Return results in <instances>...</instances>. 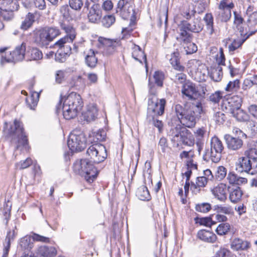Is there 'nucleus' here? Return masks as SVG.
I'll list each match as a JSON object with an SVG mask.
<instances>
[{
	"label": "nucleus",
	"mask_w": 257,
	"mask_h": 257,
	"mask_svg": "<svg viewBox=\"0 0 257 257\" xmlns=\"http://www.w3.org/2000/svg\"><path fill=\"white\" fill-rule=\"evenodd\" d=\"M87 159L76 161L73 164V170L84 176L89 183L92 182L96 178L98 171L91 163L98 164L107 157L106 150L104 146L96 143L90 146L87 150Z\"/></svg>",
	"instance_id": "f257e3e1"
},
{
	"label": "nucleus",
	"mask_w": 257,
	"mask_h": 257,
	"mask_svg": "<svg viewBox=\"0 0 257 257\" xmlns=\"http://www.w3.org/2000/svg\"><path fill=\"white\" fill-rule=\"evenodd\" d=\"M174 109L181 123L185 126L190 128L195 125L197 118L203 111L200 102H198L196 104L185 105L184 107L178 104L175 106Z\"/></svg>",
	"instance_id": "f03ea898"
},
{
	"label": "nucleus",
	"mask_w": 257,
	"mask_h": 257,
	"mask_svg": "<svg viewBox=\"0 0 257 257\" xmlns=\"http://www.w3.org/2000/svg\"><path fill=\"white\" fill-rule=\"evenodd\" d=\"M60 103H63V115L68 120L76 117L83 107L81 96L75 92H71L66 97H62Z\"/></svg>",
	"instance_id": "7ed1b4c3"
},
{
	"label": "nucleus",
	"mask_w": 257,
	"mask_h": 257,
	"mask_svg": "<svg viewBox=\"0 0 257 257\" xmlns=\"http://www.w3.org/2000/svg\"><path fill=\"white\" fill-rule=\"evenodd\" d=\"M8 127V123L5 122L4 127V132L8 136L12 138V142L17 144L16 149L29 150L28 140L24 132V129L21 122L15 120L14 123Z\"/></svg>",
	"instance_id": "20e7f679"
},
{
	"label": "nucleus",
	"mask_w": 257,
	"mask_h": 257,
	"mask_svg": "<svg viewBox=\"0 0 257 257\" xmlns=\"http://www.w3.org/2000/svg\"><path fill=\"white\" fill-rule=\"evenodd\" d=\"M224 146L222 142L216 136L212 137L210 141V148H206L203 155V159L207 162L211 161L217 163L222 157Z\"/></svg>",
	"instance_id": "39448f33"
},
{
	"label": "nucleus",
	"mask_w": 257,
	"mask_h": 257,
	"mask_svg": "<svg viewBox=\"0 0 257 257\" xmlns=\"http://www.w3.org/2000/svg\"><path fill=\"white\" fill-rule=\"evenodd\" d=\"M59 35L60 32L58 29L45 28L36 32L35 37V42L39 46H47Z\"/></svg>",
	"instance_id": "423d86ee"
},
{
	"label": "nucleus",
	"mask_w": 257,
	"mask_h": 257,
	"mask_svg": "<svg viewBox=\"0 0 257 257\" xmlns=\"http://www.w3.org/2000/svg\"><path fill=\"white\" fill-rule=\"evenodd\" d=\"M67 145L72 152H81L86 147V139L84 133L78 130L71 133Z\"/></svg>",
	"instance_id": "0eeeda50"
},
{
	"label": "nucleus",
	"mask_w": 257,
	"mask_h": 257,
	"mask_svg": "<svg viewBox=\"0 0 257 257\" xmlns=\"http://www.w3.org/2000/svg\"><path fill=\"white\" fill-rule=\"evenodd\" d=\"M134 0H119L116 7V13L124 19L131 17L132 21L136 20Z\"/></svg>",
	"instance_id": "6e6552de"
},
{
	"label": "nucleus",
	"mask_w": 257,
	"mask_h": 257,
	"mask_svg": "<svg viewBox=\"0 0 257 257\" xmlns=\"http://www.w3.org/2000/svg\"><path fill=\"white\" fill-rule=\"evenodd\" d=\"M205 90L206 89L203 88L202 91L200 92L194 83L188 81L183 84L181 91L183 98L189 100H194L204 97Z\"/></svg>",
	"instance_id": "1a4fd4ad"
},
{
	"label": "nucleus",
	"mask_w": 257,
	"mask_h": 257,
	"mask_svg": "<svg viewBox=\"0 0 257 257\" xmlns=\"http://www.w3.org/2000/svg\"><path fill=\"white\" fill-rule=\"evenodd\" d=\"M166 101L162 98L158 100L155 94L149 96L148 99V115L159 116L164 112Z\"/></svg>",
	"instance_id": "9d476101"
},
{
	"label": "nucleus",
	"mask_w": 257,
	"mask_h": 257,
	"mask_svg": "<svg viewBox=\"0 0 257 257\" xmlns=\"http://www.w3.org/2000/svg\"><path fill=\"white\" fill-rule=\"evenodd\" d=\"M26 45L24 43L16 47L15 49L9 54H6L5 55H2L1 63L2 65L6 62H16L22 61L25 57L26 52Z\"/></svg>",
	"instance_id": "9b49d317"
},
{
	"label": "nucleus",
	"mask_w": 257,
	"mask_h": 257,
	"mask_svg": "<svg viewBox=\"0 0 257 257\" xmlns=\"http://www.w3.org/2000/svg\"><path fill=\"white\" fill-rule=\"evenodd\" d=\"M234 5L231 0H222L218 6L217 19L222 22H227L231 16V10Z\"/></svg>",
	"instance_id": "f8f14e48"
},
{
	"label": "nucleus",
	"mask_w": 257,
	"mask_h": 257,
	"mask_svg": "<svg viewBox=\"0 0 257 257\" xmlns=\"http://www.w3.org/2000/svg\"><path fill=\"white\" fill-rule=\"evenodd\" d=\"M236 170L238 172H246L251 175L254 174L255 170V165L251 160L247 157H242L239 158L236 163Z\"/></svg>",
	"instance_id": "ddd939ff"
},
{
	"label": "nucleus",
	"mask_w": 257,
	"mask_h": 257,
	"mask_svg": "<svg viewBox=\"0 0 257 257\" xmlns=\"http://www.w3.org/2000/svg\"><path fill=\"white\" fill-rule=\"evenodd\" d=\"M98 42L103 46V53L106 55L112 54L116 48L120 45V40L110 39L103 37H99Z\"/></svg>",
	"instance_id": "4468645a"
},
{
	"label": "nucleus",
	"mask_w": 257,
	"mask_h": 257,
	"mask_svg": "<svg viewBox=\"0 0 257 257\" xmlns=\"http://www.w3.org/2000/svg\"><path fill=\"white\" fill-rule=\"evenodd\" d=\"M102 17V11L99 5L93 4L89 8L87 14L89 21L92 23H98Z\"/></svg>",
	"instance_id": "2eb2a0df"
},
{
	"label": "nucleus",
	"mask_w": 257,
	"mask_h": 257,
	"mask_svg": "<svg viewBox=\"0 0 257 257\" xmlns=\"http://www.w3.org/2000/svg\"><path fill=\"white\" fill-rule=\"evenodd\" d=\"M224 138L227 148L230 150H238L243 145V141L239 137H233L230 135H225Z\"/></svg>",
	"instance_id": "dca6fc26"
},
{
	"label": "nucleus",
	"mask_w": 257,
	"mask_h": 257,
	"mask_svg": "<svg viewBox=\"0 0 257 257\" xmlns=\"http://www.w3.org/2000/svg\"><path fill=\"white\" fill-rule=\"evenodd\" d=\"M3 4L6 5V8L3 10L2 8H0V15L3 19L6 21H10L12 20L14 17L13 13V9L14 7L12 8V6L14 3L13 0H3Z\"/></svg>",
	"instance_id": "f3484780"
},
{
	"label": "nucleus",
	"mask_w": 257,
	"mask_h": 257,
	"mask_svg": "<svg viewBox=\"0 0 257 257\" xmlns=\"http://www.w3.org/2000/svg\"><path fill=\"white\" fill-rule=\"evenodd\" d=\"M214 196L218 200L224 202L227 199L226 185L223 183H220L211 190Z\"/></svg>",
	"instance_id": "a211bd4d"
},
{
	"label": "nucleus",
	"mask_w": 257,
	"mask_h": 257,
	"mask_svg": "<svg viewBox=\"0 0 257 257\" xmlns=\"http://www.w3.org/2000/svg\"><path fill=\"white\" fill-rule=\"evenodd\" d=\"M242 103V98L238 95H233L228 98L224 102L226 108H228L230 112L238 109L240 107Z\"/></svg>",
	"instance_id": "6ab92c4d"
},
{
	"label": "nucleus",
	"mask_w": 257,
	"mask_h": 257,
	"mask_svg": "<svg viewBox=\"0 0 257 257\" xmlns=\"http://www.w3.org/2000/svg\"><path fill=\"white\" fill-rule=\"evenodd\" d=\"M132 57L136 61L142 64V60H143L146 64V67L147 68V62L146 55L145 54L144 52L142 50L141 47L135 44H133L132 47Z\"/></svg>",
	"instance_id": "aec40b11"
},
{
	"label": "nucleus",
	"mask_w": 257,
	"mask_h": 257,
	"mask_svg": "<svg viewBox=\"0 0 257 257\" xmlns=\"http://www.w3.org/2000/svg\"><path fill=\"white\" fill-rule=\"evenodd\" d=\"M257 31V29H254L251 30L249 33L240 35V37H238L235 39L232 43L229 45L228 49L229 51H234L236 49L240 47L244 42L251 35L254 34Z\"/></svg>",
	"instance_id": "412c9836"
},
{
	"label": "nucleus",
	"mask_w": 257,
	"mask_h": 257,
	"mask_svg": "<svg viewBox=\"0 0 257 257\" xmlns=\"http://www.w3.org/2000/svg\"><path fill=\"white\" fill-rule=\"evenodd\" d=\"M188 134V130L185 127H181L180 126H176L172 132V141L176 142L177 145L182 144L184 136Z\"/></svg>",
	"instance_id": "4be33fe9"
},
{
	"label": "nucleus",
	"mask_w": 257,
	"mask_h": 257,
	"mask_svg": "<svg viewBox=\"0 0 257 257\" xmlns=\"http://www.w3.org/2000/svg\"><path fill=\"white\" fill-rule=\"evenodd\" d=\"M40 16L38 12L34 13H29L26 16L25 20L22 22L21 25V29L23 30H27L32 27L36 19Z\"/></svg>",
	"instance_id": "5701e85b"
},
{
	"label": "nucleus",
	"mask_w": 257,
	"mask_h": 257,
	"mask_svg": "<svg viewBox=\"0 0 257 257\" xmlns=\"http://www.w3.org/2000/svg\"><path fill=\"white\" fill-rule=\"evenodd\" d=\"M208 180L205 177H198L196 179L195 183H192L191 186V190L194 194L199 193L207 184Z\"/></svg>",
	"instance_id": "b1692460"
},
{
	"label": "nucleus",
	"mask_w": 257,
	"mask_h": 257,
	"mask_svg": "<svg viewBox=\"0 0 257 257\" xmlns=\"http://www.w3.org/2000/svg\"><path fill=\"white\" fill-rule=\"evenodd\" d=\"M181 25L183 28L194 33H199L202 31L203 28V24L198 20H196L192 23L183 22Z\"/></svg>",
	"instance_id": "393cba45"
},
{
	"label": "nucleus",
	"mask_w": 257,
	"mask_h": 257,
	"mask_svg": "<svg viewBox=\"0 0 257 257\" xmlns=\"http://www.w3.org/2000/svg\"><path fill=\"white\" fill-rule=\"evenodd\" d=\"M197 236L200 240L209 243L214 242L217 238L214 233L204 229L199 230Z\"/></svg>",
	"instance_id": "a878e982"
},
{
	"label": "nucleus",
	"mask_w": 257,
	"mask_h": 257,
	"mask_svg": "<svg viewBox=\"0 0 257 257\" xmlns=\"http://www.w3.org/2000/svg\"><path fill=\"white\" fill-rule=\"evenodd\" d=\"M59 13L63 19L68 21L73 20L75 17L73 11L67 5L61 6L59 8Z\"/></svg>",
	"instance_id": "bb28decb"
},
{
	"label": "nucleus",
	"mask_w": 257,
	"mask_h": 257,
	"mask_svg": "<svg viewBox=\"0 0 257 257\" xmlns=\"http://www.w3.org/2000/svg\"><path fill=\"white\" fill-rule=\"evenodd\" d=\"M37 253L43 257H54L57 254V250L54 247L44 245L38 248Z\"/></svg>",
	"instance_id": "cd10ccee"
},
{
	"label": "nucleus",
	"mask_w": 257,
	"mask_h": 257,
	"mask_svg": "<svg viewBox=\"0 0 257 257\" xmlns=\"http://www.w3.org/2000/svg\"><path fill=\"white\" fill-rule=\"evenodd\" d=\"M244 22V19L241 15L236 11L233 12V24L236 26V28L239 31L240 35L242 36L244 34H247L251 31H244L243 29L241 27V25Z\"/></svg>",
	"instance_id": "c85d7f7f"
},
{
	"label": "nucleus",
	"mask_w": 257,
	"mask_h": 257,
	"mask_svg": "<svg viewBox=\"0 0 257 257\" xmlns=\"http://www.w3.org/2000/svg\"><path fill=\"white\" fill-rule=\"evenodd\" d=\"M187 30L185 28H183V27L181 25L179 28V35L177 38L179 42L184 44L191 42L192 40V35L188 32Z\"/></svg>",
	"instance_id": "c756f323"
},
{
	"label": "nucleus",
	"mask_w": 257,
	"mask_h": 257,
	"mask_svg": "<svg viewBox=\"0 0 257 257\" xmlns=\"http://www.w3.org/2000/svg\"><path fill=\"white\" fill-rule=\"evenodd\" d=\"M16 234L17 232H15L14 229L13 230L10 231L8 232L5 242L4 243V254L2 257H7L10 248L11 241L14 239Z\"/></svg>",
	"instance_id": "7c9ffc66"
},
{
	"label": "nucleus",
	"mask_w": 257,
	"mask_h": 257,
	"mask_svg": "<svg viewBox=\"0 0 257 257\" xmlns=\"http://www.w3.org/2000/svg\"><path fill=\"white\" fill-rule=\"evenodd\" d=\"M97 114V109L94 105L88 106L87 110L82 113L84 119L87 122L94 120Z\"/></svg>",
	"instance_id": "2f4dec72"
},
{
	"label": "nucleus",
	"mask_w": 257,
	"mask_h": 257,
	"mask_svg": "<svg viewBox=\"0 0 257 257\" xmlns=\"http://www.w3.org/2000/svg\"><path fill=\"white\" fill-rule=\"evenodd\" d=\"M26 57L29 61L39 60L43 58L42 52L37 48L29 49L26 53Z\"/></svg>",
	"instance_id": "473e14b6"
},
{
	"label": "nucleus",
	"mask_w": 257,
	"mask_h": 257,
	"mask_svg": "<svg viewBox=\"0 0 257 257\" xmlns=\"http://www.w3.org/2000/svg\"><path fill=\"white\" fill-rule=\"evenodd\" d=\"M96 53L97 52H95L92 49H90L87 53L85 57V60L86 65L90 68H94L97 63V58L96 57Z\"/></svg>",
	"instance_id": "72a5a7b5"
},
{
	"label": "nucleus",
	"mask_w": 257,
	"mask_h": 257,
	"mask_svg": "<svg viewBox=\"0 0 257 257\" xmlns=\"http://www.w3.org/2000/svg\"><path fill=\"white\" fill-rule=\"evenodd\" d=\"M231 248L235 250H245L250 247V243L239 238H235L231 244Z\"/></svg>",
	"instance_id": "f704fd0d"
},
{
	"label": "nucleus",
	"mask_w": 257,
	"mask_h": 257,
	"mask_svg": "<svg viewBox=\"0 0 257 257\" xmlns=\"http://www.w3.org/2000/svg\"><path fill=\"white\" fill-rule=\"evenodd\" d=\"M210 77L215 81H220L223 76L222 68L219 65H215L210 69Z\"/></svg>",
	"instance_id": "c9c22d12"
},
{
	"label": "nucleus",
	"mask_w": 257,
	"mask_h": 257,
	"mask_svg": "<svg viewBox=\"0 0 257 257\" xmlns=\"http://www.w3.org/2000/svg\"><path fill=\"white\" fill-rule=\"evenodd\" d=\"M60 27L66 33L67 35L66 36H68L70 41H73L75 39L76 32L75 29L72 25L65 23H61Z\"/></svg>",
	"instance_id": "e433bc0d"
},
{
	"label": "nucleus",
	"mask_w": 257,
	"mask_h": 257,
	"mask_svg": "<svg viewBox=\"0 0 257 257\" xmlns=\"http://www.w3.org/2000/svg\"><path fill=\"white\" fill-rule=\"evenodd\" d=\"M170 63L175 70L183 71L185 68L180 63L179 53L177 52L173 53L170 58Z\"/></svg>",
	"instance_id": "4c0bfd02"
},
{
	"label": "nucleus",
	"mask_w": 257,
	"mask_h": 257,
	"mask_svg": "<svg viewBox=\"0 0 257 257\" xmlns=\"http://www.w3.org/2000/svg\"><path fill=\"white\" fill-rule=\"evenodd\" d=\"M242 196V192L239 187H236L229 193V199L233 203L238 202Z\"/></svg>",
	"instance_id": "58836bf2"
},
{
	"label": "nucleus",
	"mask_w": 257,
	"mask_h": 257,
	"mask_svg": "<svg viewBox=\"0 0 257 257\" xmlns=\"http://www.w3.org/2000/svg\"><path fill=\"white\" fill-rule=\"evenodd\" d=\"M206 133L205 128L202 127L197 128L194 131V136L197 140V145L199 146L198 151L200 152L201 150V142L203 140L204 137Z\"/></svg>",
	"instance_id": "ea45409f"
},
{
	"label": "nucleus",
	"mask_w": 257,
	"mask_h": 257,
	"mask_svg": "<svg viewBox=\"0 0 257 257\" xmlns=\"http://www.w3.org/2000/svg\"><path fill=\"white\" fill-rule=\"evenodd\" d=\"M238 121H246L249 119V115L240 108L230 112Z\"/></svg>",
	"instance_id": "a19ab883"
},
{
	"label": "nucleus",
	"mask_w": 257,
	"mask_h": 257,
	"mask_svg": "<svg viewBox=\"0 0 257 257\" xmlns=\"http://www.w3.org/2000/svg\"><path fill=\"white\" fill-rule=\"evenodd\" d=\"M138 197L142 200H148L150 198L149 190L146 186L142 185L138 188L137 191Z\"/></svg>",
	"instance_id": "79ce46f5"
},
{
	"label": "nucleus",
	"mask_w": 257,
	"mask_h": 257,
	"mask_svg": "<svg viewBox=\"0 0 257 257\" xmlns=\"http://www.w3.org/2000/svg\"><path fill=\"white\" fill-rule=\"evenodd\" d=\"M214 210L217 213H224L226 215L232 214L233 213V209L229 205H216L214 206Z\"/></svg>",
	"instance_id": "37998d69"
},
{
	"label": "nucleus",
	"mask_w": 257,
	"mask_h": 257,
	"mask_svg": "<svg viewBox=\"0 0 257 257\" xmlns=\"http://www.w3.org/2000/svg\"><path fill=\"white\" fill-rule=\"evenodd\" d=\"M246 157L250 159L251 162L255 165V170H257V150L254 148H251L246 150L244 152Z\"/></svg>",
	"instance_id": "c03bdc74"
},
{
	"label": "nucleus",
	"mask_w": 257,
	"mask_h": 257,
	"mask_svg": "<svg viewBox=\"0 0 257 257\" xmlns=\"http://www.w3.org/2000/svg\"><path fill=\"white\" fill-rule=\"evenodd\" d=\"M230 229V225L228 223L224 222L219 224L215 231L219 235H224L228 233Z\"/></svg>",
	"instance_id": "a18cd8bd"
},
{
	"label": "nucleus",
	"mask_w": 257,
	"mask_h": 257,
	"mask_svg": "<svg viewBox=\"0 0 257 257\" xmlns=\"http://www.w3.org/2000/svg\"><path fill=\"white\" fill-rule=\"evenodd\" d=\"M39 94L35 92L32 94L31 96L26 99L27 104L31 109H34L37 106L39 100Z\"/></svg>",
	"instance_id": "49530a36"
},
{
	"label": "nucleus",
	"mask_w": 257,
	"mask_h": 257,
	"mask_svg": "<svg viewBox=\"0 0 257 257\" xmlns=\"http://www.w3.org/2000/svg\"><path fill=\"white\" fill-rule=\"evenodd\" d=\"M240 87V82L238 79L233 81H230L225 88V90L227 92L236 91Z\"/></svg>",
	"instance_id": "de8ad7c7"
},
{
	"label": "nucleus",
	"mask_w": 257,
	"mask_h": 257,
	"mask_svg": "<svg viewBox=\"0 0 257 257\" xmlns=\"http://www.w3.org/2000/svg\"><path fill=\"white\" fill-rule=\"evenodd\" d=\"M115 21V18L112 15L105 16L102 20V25L106 27L109 28L114 24Z\"/></svg>",
	"instance_id": "09e8293b"
},
{
	"label": "nucleus",
	"mask_w": 257,
	"mask_h": 257,
	"mask_svg": "<svg viewBox=\"0 0 257 257\" xmlns=\"http://www.w3.org/2000/svg\"><path fill=\"white\" fill-rule=\"evenodd\" d=\"M69 5L72 9L79 11L83 6V3L82 0H69Z\"/></svg>",
	"instance_id": "8fccbe9b"
},
{
	"label": "nucleus",
	"mask_w": 257,
	"mask_h": 257,
	"mask_svg": "<svg viewBox=\"0 0 257 257\" xmlns=\"http://www.w3.org/2000/svg\"><path fill=\"white\" fill-rule=\"evenodd\" d=\"M211 205L208 203H203L196 205L195 208L197 211L206 213L211 209Z\"/></svg>",
	"instance_id": "3c124183"
},
{
	"label": "nucleus",
	"mask_w": 257,
	"mask_h": 257,
	"mask_svg": "<svg viewBox=\"0 0 257 257\" xmlns=\"http://www.w3.org/2000/svg\"><path fill=\"white\" fill-rule=\"evenodd\" d=\"M216 61L217 64L216 65L221 66L225 65V58L222 48H219V52L216 56Z\"/></svg>",
	"instance_id": "603ef678"
},
{
	"label": "nucleus",
	"mask_w": 257,
	"mask_h": 257,
	"mask_svg": "<svg viewBox=\"0 0 257 257\" xmlns=\"http://www.w3.org/2000/svg\"><path fill=\"white\" fill-rule=\"evenodd\" d=\"M196 13V10L193 5H189L188 9L182 13V16L186 19H190Z\"/></svg>",
	"instance_id": "864d4df0"
},
{
	"label": "nucleus",
	"mask_w": 257,
	"mask_h": 257,
	"mask_svg": "<svg viewBox=\"0 0 257 257\" xmlns=\"http://www.w3.org/2000/svg\"><path fill=\"white\" fill-rule=\"evenodd\" d=\"M257 25V11L249 15L247 20V26L250 28Z\"/></svg>",
	"instance_id": "5fc2aeb1"
},
{
	"label": "nucleus",
	"mask_w": 257,
	"mask_h": 257,
	"mask_svg": "<svg viewBox=\"0 0 257 257\" xmlns=\"http://www.w3.org/2000/svg\"><path fill=\"white\" fill-rule=\"evenodd\" d=\"M154 78L155 79V83L160 87L163 86L164 74L162 72L160 71H156L154 74Z\"/></svg>",
	"instance_id": "6e6d98bb"
},
{
	"label": "nucleus",
	"mask_w": 257,
	"mask_h": 257,
	"mask_svg": "<svg viewBox=\"0 0 257 257\" xmlns=\"http://www.w3.org/2000/svg\"><path fill=\"white\" fill-rule=\"evenodd\" d=\"M227 171L226 168L223 166H219L217 168L215 176L218 180H221L225 178L226 175Z\"/></svg>",
	"instance_id": "4d7b16f0"
},
{
	"label": "nucleus",
	"mask_w": 257,
	"mask_h": 257,
	"mask_svg": "<svg viewBox=\"0 0 257 257\" xmlns=\"http://www.w3.org/2000/svg\"><path fill=\"white\" fill-rule=\"evenodd\" d=\"M184 49L187 54H191L197 51V47L195 43L189 42L185 44Z\"/></svg>",
	"instance_id": "13d9d810"
},
{
	"label": "nucleus",
	"mask_w": 257,
	"mask_h": 257,
	"mask_svg": "<svg viewBox=\"0 0 257 257\" xmlns=\"http://www.w3.org/2000/svg\"><path fill=\"white\" fill-rule=\"evenodd\" d=\"M33 162L30 158H27L24 161H22L16 164L17 168L20 169H24L29 167L30 165L33 164Z\"/></svg>",
	"instance_id": "bf43d9fd"
},
{
	"label": "nucleus",
	"mask_w": 257,
	"mask_h": 257,
	"mask_svg": "<svg viewBox=\"0 0 257 257\" xmlns=\"http://www.w3.org/2000/svg\"><path fill=\"white\" fill-rule=\"evenodd\" d=\"M73 41H70L68 36H65L63 38L60 39L55 43V47H57L59 48L62 49L63 46H65L67 44L72 43Z\"/></svg>",
	"instance_id": "052dcab7"
},
{
	"label": "nucleus",
	"mask_w": 257,
	"mask_h": 257,
	"mask_svg": "<svg viewBox=\"0 0 257 257\" xmlns=\"http://www.w3.org/2000/svg\"><path fill=\"white\" fill-rule=\"evenodd\" d=\"M66 72L63 70H58L55 74V81L58 84L62 83L65 80Z\"/></svg>",
	"instance_id": "680f3d73"
},
{
	"label": "nucleus",
	"mask_w": 257,
	"mask_h": 257,
	"mask_svg": "<svg viewBox=\"0 0 257 257\" xmlns=\"http://www.w3.org/2000/svg\"><path fill=\"white\" fill-rule=\"evenodd\" d=\"M194 140L191 135V133L188 131V134L184 136L182 144L188 146H191L194 145Z\"/></svg>",
	"instance_id": "e2e57ef3"
},
{
	"label": "nucleus",
	"mask_w": 257,
	"mask_h": 257,
	"mask_svg": "<svg viewBox=\"0 0 257 257\" xmlns=\"http://www.w3.org/2000/svg\"><path fill=\"white\" fill-rule=\"evenodd\" d=\"M226 119L225 114L221 112H217L214 115V119L219 124H222Z\"/></svg>",
	"instance_id": "0e129e2a"
},
{
	"label": "nucleus",
	"mask_w": 257,
	"mask_h": 257,
	"mask_svg": "<svg viewBox=\"0 0 257 257\" xmlns=\"http://www.w3.org/2000/svg\"><path fill=\"white\" fill-rule=\"evenodd\" d=\"M103 132L101 131L98 132L92 133V135L90 136V138L94 137L93 141V142H98V141H102L105 139V135L102 134Z\"/></svg>",
	"instance_id": "69168bd1"
},
{
	"label": "nucleus",
	"mask_w": 257,
	"mask_h": 257,
	"mask_svg": "<svg viewBox=\"0 0 257 257\" xmlns=\"http://www.w3.org/2000/svg\"><path fill=\"white\" fill-rule=\"evenodd\" d=\"M222 97L221 92L219 91H216L209 96V100L210 101L214 103H216L219 102Z\"/></svg>",
	"instance_id": "338daca9"
},
{
	"label": "nucleus",
	"mask_w": 257,
	"mask_h": 257,
	"mask_svg": "<svg viewBox=\"0 0 257 257\" xmlns=\"http://www.w3.org/2000/svg\"><path fill=\"white\" fill-rule=\"evenodd\" d=\"M253 86V82L252 78L251 79H245L242 84V89L243 90H247Z\"/></svg>",
	"instance_id": "774afa93"
}]
</instances>
